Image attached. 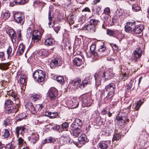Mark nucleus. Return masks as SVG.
I'll use <instances>...</instances> for the list:
<instances>
[{
    "instance_id": "f257e3e1",
    "label": "nucleus",
    "mask_w": 149,
    "mask_h": 149,
    "mask_svg": "<svg viewBox=\"0 0 149 149\" xmlns=\"http://www.w3.org/2000/svg\"><path fill=\"white\" fill-rule=\"evenodd\" d=\"M79 99L81 102L82 106L84 107L90 106L93 101L90 97H88L85 95H81L79 97Z\"/></svg>"
},
{
    "instance_id": "f03ea898",
    "label": "nucleus",
    "mask_w": 149,
    "mask_h": 149,
    "mask_svg": "<svg viewBox=\"0 0 149 149\" xmlns=\"http://www.w3.org/2000/svg\"><path fill=\"white\" fill-rule=\"evenodd\" d=\"M45 76V72L43 71L38 69L36 70L33 74V78L38 81L42 82L44 80Z\"/></svg>"
},
{
    "instance_id": "7ed1b4c3",
    "label": "nucleus",
    "mask_w": 149,
    "mask_h": 149,
    "mask_svg": "<svg viewBox=\"0 0 149 149\" xmlns=\"http://www.w3.org/2000/svg\"><path fill=\"white\" fill-rule=\"evenodd\" d=\"M78 140V142H76L74 141L73 142L79 148L88 141V140L86 136L84 134H81Z\"/></svg>"
},
{
    "instance_id": "20e7f679",
    "label": "nucleus",
    "mask_w": 149,
    "mask_h": 149,
    "mask_svg": "<svg viewBox=\"0 0 149 149\" xmlns=\"http://www.w3.org/2000/svg\"><path fill=\"white\" fill-rule=\"evenodd\" d=\"M102 70L101 69L99 71L97 72L94 75V77L95 81V85L96 87L98 86L101 84V80L102 78L101 76L102 74Z\"/></svg>"
},
{
    "instance_id": "39448f33",
    "label": "nucleus",
    "mask_w": 149,
    "mask_h": 149,
    "mask_svg": "<svg viewBox=\"0 0 149 149\" xmlns=\"http://www.w3.org/2000/svg\"><path fill=\"white\" fill-rule=\"evenodd\" d=\"M62 63V61L61 58L59 57H57L52 60L50 66L51 68L52 69L55 67L61 65Z\"/></svg>"
},
{
    "instance_id": "423d86ee",
    "label": "nucleus",
    "mask_w": 149,
    "mask_h": 149,
    "mask_svg": "<svg viewBox=\"0 0 149 149\" xmlns=\"http://www.w3.org/2000/svg\"><path fill=\"white\" fill-rule=\"evenodd\" d=\"M136 22H128L126 23V25L125 26V30L128 32H131L133 31L135 28Z\"/></svg>"
},
{
    "instance_id": "0eeeda50",
    "label": "nucleus",
    "mask_w": 149,
    "mask_h": 149,
    "mask_svg": "<svg viewBox=\"0 0 149 149\" xmlns=\"http://www.w3.org/2000/svg\"><path fill=\"white\" fill-rule=\"evenodd\" d=\"M41 33L37 30H34L33 31L32 37V41L34 43L39 41L41 38Z\"/></svg>"
},
{
    "instance_id": "6e6552de",
    "label": "nucleus",
    "mask_w": 149,
    "mask_h": 149,
    "mask_svg": "<svg viewBox=\"0 0 149 149\" xmlns=\"http://www.w3.org/2000/svg\"><path fill=\"white\" fill-rule=\"evenodd\" d=\"M98 51V52L97 53L98 56V55H100L101 56H104L107 55V50L106 49V47L104 46V43H103L102 45L100 46Z\"/></svg>"
},
{
    "instance_id": "1a4fd4ad",
    "label": "nucleus",
    "mask_w": 149,
    "mask_h": 149,
    "mask_svg": "<svg viewBox=\"0 0 149 149\" xmlns=\"http://www.w3.org/2000/svg\"><path fill=\"white\" fill-rule=\"evenodd\" d=\"M95 44H93L91 46L90 49L91 53L90 57L92 58L95 60H96L98 59V56L97 53H96L95 51Z\"/></svg>"
},
{
    "instance_id": "9d476101",
    "label": "nucleus",
    "mask_w": 149,
    "mask_h": 149,
    "mask_svg": "<svg viewBox=\"0 0 149 149\" xmlns=\"http://www.w3.org/2000/svg\"><path fill=\"white\" fill-rule=\"evenodd\" d=\"M26 128L24 126H17L16 127L15 130V133L17 138H19V132L21 131L20 134L23 136L25 132Z\"/></svg>"
},
{
    "instance_id": "9b49d317",
    "label": "nucleus",
    "mask_w": 149,
    "mask_h": 149,
    "mask_svg": "<svg viewBox=\"0 0 149 149\" xmlns=\"http://www.w3.org/2000/svg\"><path fill=\"white\" fill-rule=\"evenodd\" d=\"M111 143L110 141H100L98 143V146L101 149H107L110 146Z\"/></svg>"
},
{
    "instance_id": "f8f14e48",
    "label": "nucleus",
    "mask_w": 149,
    "mask_h": 149,
    "mask_svg": "<svg viewBox=\"0 0 149 149\" xmlns=\"http://www.w3.org/2000/svg\"><path fill=\"white\" fill-rule=\"evenodd\" d=\"M122 14L121 10L118 9L116 12V13L112 19V21L114 22H117L121 19V15Z\"/></svg>"
},
{
    "instance_id": "ddd939ff",
    "label": "nucleus",
    "mask_w": 149,
    "mask_h": 149,
    "mask_svg": "<svg viewBox=\"0 0 149 149\" xmlns=\"http://www.w3.org/2000/svg\"><path fill=\"white\" fill-rule=\"evenodd\" d=\"M100 69L102 70V75H101L102 77H104L106 80H108L110 79L112 77V74L109 71H107L106 72L103 71L104 69L103 68H102Z\"/></svg>"
},
{
    "instance_id": "4468645a",
    "label": "nucleus",
    "mask_w": 149,
    "mask_h": 149,
    "mask_svg": "<svg viewBox=\"0 0 149 149\" xmlns=\"http://www.w3.org/2000/svg\"><path fill=\"white\" fill-rule=\"evenodd\" d=\"M139 141H140L143 144H146L148 143L149 144V135L146 133L142 134L139 139Z\"/></svg>"
},
{
    "instance_id": "2eb2a0df",
    "label": "nucleus",
    "mask_w": 149,
    "mask_h": 149,
    "mask_svg": "<svg viewBox=\"0 0 149 149\" xmlns=\"http://www.w3.org/2000/svg\"><path fill=\"white\" fill-rule=\"evenodd\" d=\"M39 139V135L36 133H32L31 136L29 137V141L33 144L36 143L38 141Z\"/></svg>"
},
{
    "instance_id": "dca6fc26",
    "label": "nucleus",
    "mask_w": 149,
    "mask_h": 149,
    "mask_svg": "<svg viewBox=\"0 0 149 149\" xmlns=\"http://www.w3.org/2000/svg\"><path fill=\"white\" fill-rule=\"evenodd\" d=\"M70 138L68 136L63 135L60 138V142L62 145L65 144L70 142Z\"/></svg>"
},
{
    "instance_id": "f3484780",
    "label": "nucleus",
    "mask_w": 149,
    "mask_h": 149,
    "mask_svg": "<svg viewBox=\"0 0 149 149\" xmlns=\"http://www.w3.org/2000/svg\"><path fill=\"white\" fill-rule=\"evenodd\" d=\"M144 26L142 25L139 24L135 26L133 32L136 34L141 33L144 29Z\"/></svg>"
},
{
    "instance_id": "a211bd4d",
    "label": "nucleus",
    "mask_w": 149,
    "mask_h": 149,
    "mask_svg": "<svg viewBox=\"0 0 149 149\" xmlns=\"http://www.w3.org/2000/svg\"><path fill=\"white\" fill-rule=\"evenodd\" d=\"M142 53V51L140 47H138L133 52L134 56L136 58L140 57Z\"/></svg>"
},
{
    "instance_id": "6ab92c4d",
    "label": "nucleus",
    "mask_w": 149,
    "mask_h": 149,
    "mask_svg": "<svg viewBox=\"0 0 149 149\" xmlns=\"http://www.w3.org/2000/svg\"><path fill=\"white\" fill-rule=\"evenodd\" d=\"M47 96L49 99L52 100H54L55 99L56 95L54 94L53 90L52 89H49L47 93Z\"/></svg>"
},
{
    "instance_id": "aec40b11",
    "label": "nucleus",
    "mask_w": 149,
    "mask_h": 149,
    "mask_svg": "<svg viewBox=\"0 0 149 149\" xmlns=\"http://www.w3.org/2000/svg\"><path fill=\"white\" fill-rule=\"evenodd\" d=\"M26 108L33 113H35L36 112L35 108L33 105L32 103L29 102L27 103L25 105Z\"/></svg>"
},
{
    "instance_id": "412c9836",
    "label": "nucleus",
    "mask_w": 149,
    "mask_h": 149,
    "mask_svg": "<svg viewBox=\"0 0 149 149\" xmlns=\"http://www.w3.org/2000/svg\"><path fill=\"white\" fill-rule=\"evenodd\" d=\"M25 46L22 43L19 45L18 48L17 54L19 55H21L23 53L25 49Z\"/></svg>"
},
{
    "instance_id": "4be33fe9",
    "label": "nucleus",
    "mask_w": 149,
    "mask_h": 149,
    "mask_svg": "<svg viewBox=\"0 0 149 149\" xmlns=\"http://www.w3.org/2000/svg\"><path fill=\"white\" fill-rule=\"evenodd\" d=\"M73 63L74 65L77 66H79L82 65L83 62L80 58L76 57L73 60Z\"/></svg>"
},
{
    "instance_id": "5701e85b",
    "label": "nucleus",
    "mask_w": 149,
    "mask_h": 149,
    "mask_svg": "<svg viewBox=\"0 0 149 149\" xmlns=\"http://www.w3.org/2000/svg\"><path fill=\"white\" fill-rule=\"evenodd\" d=\"M105 89L107 91H115V85L113 83H111L105 86Z\"/></svg>"
},
{
    "instance_id": "b1692460",
    "label": "nucleus",
    "mask_w": 149,
    "mask_h": 149,
    "mask_svg": "<svg viewBox=\"0 0 149 149\" xmlns=\"http://www.w3.org/2000/svg\"><path fill=\"white\" fill-rule=\"evenodd\" d=\"M55 42L54 39L49 38L45 40L44 43L45 45L51 46L54 44Z\"/></svg>"
},
{
    "instance_id": "393cba45",
    "label": "nucleus",
    "mask_w": 149,
    "mask_h": 149,
    "mask_svg": "<svg viewBox=\"0 0 149 149\" xmlns=\"http://www.w3.org/2000/svg\"><path fill=\"white\" fill-rule=\"evenodd\" d=\"M71 130L72 132H71V133L74 137H77L79 135L81 134V131L80 128L76 130Z\"/></svg>"
},
{
    "instance_id": "a878e982",
    "label": "nucleus",
    "mask_w": 149,
    "mask_h": 149,
    "mask_svg": "<svg viewBox=\"0 0 149 149\" xmlns=\"http://www.w3.org/2000/svg\"><path fill=\"white\" fill-rule=\"evenodd\" d=\"M51 12L49 11L48 13V19L49 22L48 23L49 25L50 28H52L54 25V20H53L51 16Z\"/></svg>"
},
{
    "instance_id": "bb28decb",
    "label": "nucleus",
    "mask_w": 149,
    "mask_h": 149,
    "mask_svg": "<svg viewBox=\"0 0 149 149\" xmlns=\"http://www.w3.org/2000/svg\"><path fill=\"white\" fill-rule=\"evenodd\" d=\"M17 111V109H16L13 106L8 107L7 108L6 112L8 113H14Z\"/></svg>"
},
{
    "instance_id": "cd10ccee",
    "label": "nucleus",
    "mask_w": 149,
    "mask_h": 149,
    "mask_svg": "<svg viewBox=\"0 0 149 149\" xmlns=\"http://www.w3.org/2000/svg\"><path fill=\"white\" fill-rule=\"evenodd\" d=\"M95 26L94 25L89 24L86 26V30L91 32L93 33L95 32Z\"/></svg>"
},
{
    "instance_id": "c85d7f7f",
    "label": "nucleus",
    "mask_w": 149,
    "mask_h": 149,
    "mask_svg": "<svg viewBox=\"0 0 149 149\" xmlns=\"http://www.w3.org/2000/svg\"><path fill=\"white\" fill-rule=\"evenodd\" d=\"M45 116L49 117L50 118H56L58 115L57 113L55 112H52L50 111L46 112L45 113Z\"/></svg>"
},
{
    "instance_id": "c756f323",
    "label": "nucleus",
    "mask_w": 149,
    "mask_h": 149,
    "mask_svg": "<svg viewBox=\"0 0 149 149\" xmlns=\"http://www.w3.org/2000/svg\"><path fill=\"white\" fill-rule=\"evenodd\" d=\"M39 54L42 58H44L47 56L49 54V52L46 50L42 49L39 52Z\"/></svg>"
},
{
    "instance_id": "7c9ffc66",
    "label": "nucleus",
    "mask_w": 149,
    "mask_h": 149,
    "mask_svg": "<svg viewBox=\"0 0 149 149\" xmlns=\"http://www.w3.org/2000/svg\"><path fill=\"white\" fill-rule=\"evenodd\" d=\"M115 91H109L107 94V95L104 98V100H107L109 101H111L112 98L113 96Z\"/></svg>"
},
{
    "instance_id": "2f4dec72",
    "label": "nucleus",
    "mask_w": 149,
    "mask_h": 149,
    "mask_svg": "<svg viewBox=\"0 0 149 149\" xmlns=\"http://www.w3.org/2000/svg\"><path fill=\"white\" fill-rule=\"evenodd\" d=\"M9 65L8 63H0V69L2 70H6L8 68Z\"/></svg>"
},
{
    "instance_id": "473e14b6",
    "label": "nucleus",
    "mask_w": 149,
    "mask_h": 149,
    "mask_svg": "<svg viewBox=\"0 0 149 149\" xmlns=\"http://www.w3.org/2000/svg\"><path fill=\"white\" fill-rule=\"evenodd\" d=\"M8 95L10 96L13 97L15 100L18 99V95L16 93L13 91H10Z\"/></svg>"
},
{
    "instance_id": "72a5a7b5",
    "label": "nucleus",
    "mask_w": 149,
    "mask_h": 149,
    "mask_svg": "<svg viewBox=\"0 0 149 149\" xmlns=\"http://www.w3.org/2000/svg\"><path fill=\"white\" fill-rule=\"evenodd\" d=\"M29 0H15L13 3L16 5H23L27 3Z\"/></svg>"
},
{
    "instance_id": "f704fd0d",
    "label": "nucleus",
    "mask_w": 149,
    "mask_h": 149,
    "mask_svg": "<svg viewBox=\"0 0 149 149\" xmlns=\"http://www.w3.org/2000/svg\"><path fill=\"white\" fill-rule=\"evenodd\" d=\"M132 9L133 11L137 12L141 10V8L139 6L137 3H135L132 5Z\"/></svg>"
},
{
    "instance_id": "c9c22d12",
    "label": "nucleus",
    "mask_w": 149,
    "mask_h": 149,
    "mask_svg": "<svg viewBox=\"0 0 149 149\" xmlns=\"http://www.w3.org/2000/svg\"><path fill=\"white\" fill-rule=\"evenodd\" d=\"M26 76L21 74L19 78L20 82L22 84H24L26 82Z\"/></svg>"
},
{
    "instance_id": "e433bc0d",
    "label": "nucleus",
    "mask_w": 149,
    "mask_h": 149,
    "mask_svg": "<svg viewBox=\"0 0 149 149\" xmlns=\"http://www.w3.org/2000/svg\"><path fill=\"white\" fill-rule=\"evenodd\" d=\"M10 135L9 131L7 129H5L4 131V134L2 137L3 139L6 138L8 137Z\"/></svg>"
},
{
    "instance_id": "4c0bfd02",
    "label": "nucleus",
    "mask_w": 149,
    "mask_h": 149,
    "mask_svg": "<svg viewBox=\"0 0 149 149\" xmlns=\"http://www.w3.org/2000/svg\"><path fill=\"white\" fill-rule=\"evenodd\" d=\"M7 54L8 56V58L10 56L14 53V51H13L12 49L10 46H9L7 50Z\"/></svg>"
},
{
    "instance_id": "58836bf2",
    "label": "nucleus",
    "mask_w": 149,
    "mask_h": 149,
    "mask_svg": "<svg viewBox=\"0 0 149 149\" xmlns=\"http://www.w3.org/2000/svg\"><path fill=\"white\" fill-rule=\"evenodd\" d=\"M88 84V80L84 79L82 81L81 84L79 85V87L80 88L82 89L87 85Z\"/></svg>"
},
{
    "instance_id": "ea45409f",
    "label": "nucleus",
    "mask_w": 149,
    "mask_h": 149,
    "mask_svg": "<svg viewBox=\"0 0 149 149\" xmlns=\"http://www.w3.org/2000/svg\"><path fill=\"white\" fill-rule=\"evenodd\" d=\"M12 120L11 119H10L8 118H7L4 120L3 123V124L6 127L11 123Z\"/></svg>"
},
{
    "instance_id": "a19ab883",
    "label": "nucleus",
    "mask_w": 149,
    "mask_h": 149,
    "mask_svg": "<svg viewBox=\"0 0 149 149\" xmlns=\"http://www.w3.org/2000/svg\"><path fill=\"white\" fill-rule=\"evenodd\" d=\"M81 82V79L79 78H77L74 79L72 81V84L74 86L77 85Z\"/></svg>"
},
{
    "instance_id": "79ce46f5",
    "label": "nucleus",
    "mask_w": 149,
    "mask_h": 149,
    "mask_svg": "<svg viewBox=\"0 0 149 149\" xmlns=\"http://www.w3.org/2000/svg\"><path fill=\"white\" fill-rule=\"evenodd\" d=\"M143 103V102L141 100L139 101L136 104H135V107L134 109L136 110H138Z\"/></svg>"
},
{
    "instance_id": "37998d69",
    "label": "nucleus",
    "mask_w": 149,
    "mask_h": 149,
    "mask_svg": "<svg viewBox=\"0 0 149 149\" xmlns=\"http://www.w3.org/2000/svg\"><path fill=\"white\" fill-rule=\"evenodd\" d=\"M95 122L97 124L101 125L103 124V121L100 117H98L96 118Z\"/></svg>"
},
{
    "instance_id": "c03bdc74",
    "label": "nucleus",
    "mask_w": 149,
    "mask_h": 149,
    "mask_svg": "<svg viewBox=\"0 0 149 149\" xmlns=\"http://www.w3.org/2000/svg\"><path fill=\"white\" fill-rule=\"evenodd\" d=\"M22 17V15L20 12L16 13L14 15V19L15 21H17L20 17Z\"/></svg>"
},
{
    "instance_id": "a18cd8bd",
    "label": "nucleus",
    "mask_w": 149,
    "mask_h": 149,
    "mask_svg": "<svg viewBox=\"0 0 149 149\" xmlns=\"http://www.w3.org/2000/svg\"><path fill=\"white\" fill-rule=\"evenodd\" d=\"M55 141V140L54 139L50 137L48 139H45L44 141V143H52L54 142Z\"/></svg>"
},
{
    "instance_id": "49530a36",
    "label": "nucleus",
    "mask_w": 149,
    "mask_h": 149,
    "mask_svg": "<svg viewBox=\"0 0 149 149\" xmlns=\"http://www.w3.org/2000/svg\"><path fill=\"white\" fill-rule=\"evenodd\" d=\"M75 17L73 15H72L70 17L69 20V22L70 24H72L74 23Z\"/></svg>"
},
{
    "instance_id": "de8ad7c7",
    "label": "nucleus",
    "mask_w": 149,
    "mask_h": 149,
    "mask_svg": "<svg viewBox=\"0 0 149 149\" xmlns=\"http://www.w3.org/2000/svg\"><path fill=\"white\" fill-rule=\"evenodd\" d=\"M74 122L79 126V127H81L82 124V120L78 118L76 119Z\"/></svg>"
},
{
    "instance_id": "09e8293b",
    "label": "nucleus",
    "mask_w": 149,
    "mask_h": 149,
    "mask_svg": "<svg viewBox=\"0 0 149 149\" xmlns=\"http://www.w3.org/2000/svg\"><path fill=\"white\" fill-rule=\"evenodd\" d=\"M16 22L20 24L21 25H22L24 23V19L23 17H22L18 19V20L17 21H15Z\"/></svg>"
},
{
    "instance_id": "8fccbe9b",
    "label": "nucleus",
    "mask_w": 149,
    "mask_h": 149,
    "mask_svg": "<svg viewBox=\"0 0 149 149\" xmlns=\"http://www.w3.org/2000/svg\"><path fill=\"white\" fill-rule=\"evenodd\" d=\"M80 128L79 126L76 124H75V123L74 122H73L70 126V129L71 130L79 129Z\"/></svg>"
},
{
    "instance_id": "3c124183",
    "label": "nucleus",
    "mask_w": 149,
    "mask_h": 149,
    "mask_svg": "<svg viewBox=\"0 0 149 149\" xmlns=\"http://www.w3.org/2000/svg\"><path fill=\"white\" fill-rule=\"evenodd\" d=\"M56 79L57 81L61 84H63L64 81L63 78L61 76H57L56 77Z\"/></svg>"
},
{
    "instance_id": "603ef678",
    "label": "nucleus",
    "mask_w": 149,
    "mask_h": 149,
    "mask_svg": "<svg viewBox=\"0 0 149 149\" xmlns=\"http://www.w3.org/2000/svg\"><path fill=\"white\" fill-rule=\"evenodd\" d=\"M6 31L7 33L9 35V36H11V35H12L16 33L14 31L13 29L10 28L8 29V30H7V29L6 30Z\"/></svg>"
},
{
    "instance_id": "864d4df0",
    "label": "nucleus",
    "mask_w": 149,
    "mask_h": 149,
    "mask_svg": "<svg viewBox=\"0 0 149 149\" xmlns=\"http://www.w3.org/2000/svg\"><path fill=\"white\" fill-rule=\"evenodd\" d=\"M120 134L115 133L113 135L112 141H113L114 140H118L120 138Z\"/></svg>"
},
{
    "instance_id": "5fc2aeb1",
    "label": "nucleus",
    "mask_w": 149,
    "mask_h": 149,
    "mask_svg": "<svg viewBox=\"0 0 149 149\" xmlns=\"http://www.w3.org/2000/svg\"><path fill=\"white\" fill-rule=\"evenodd\" d=\"M99 22V21L98 20L95 19H92L90 20V24H91L95 25L97 24Z\"/></svg>"
},
{
    "instance_id": "6e6d98bb",
    "label": "nucleus",
    "mask_w": 149,
    "mask_h": 149,
    "mask_svg": "<svg viewBox=\"0 0 149 149\" xmlns=\"http://www.w3.org/2000/svg\"><path fill=\"white\" fill-rule=\"evenodd\" d=\"M40 97L41 96L40 95L36 94L31 96L30 98L31 100H32L33 101H35Z\"/></svg>"
},
{
    "instance_id": "4d7b16f0",
    "label": "nucleus",
    "mask_w": 149,
    "mask_h": 149,
    "mask_svg": "<svg viewBox=\"0 0 149 149\" xmlns=\"http://www.w3.org/2000/svg\"><path fill=\"white\" fill-rule=\"evenodd\" d=\"M13 102L10 99H7L5 100L4 105L5 106H7L9 105H12L13 104Z\"/></svg>"
},
{
    "instance_id": "13d9d810",
    "label": "nucleus",
    "mask_w": 149,
    "mask_h": 149,
    "mask_svg": "<svg viewBox=\"0 0 149 149\" xmlns=\"http://www.w3.org/2000/svg\"><path fill=\"white\" fill-rule=\"evenodd\" d=\"M10 16V13L9 11H7L4 14L3 18L5 20L8 19Z\"/></svg>"
},
{
    "instance_id": "bf43d9fd",
    "label": "nucleus",
    "mask_w": 149,
    "mask_h": 149,
    "mask_svg": "<svg viewBox=\"0 0 149 149\" xmlns=\"http://www.w3.org/2000/svg\"><path fill=\"white\" fill-rule=\"evenodd\" d=\"M110 10L109 7H107L105 8L104 10V13L106 15H109L110 14Z\"/></svg>"
},
{
    "instance_id": "052dcab7",
    "label": "nucleus",
    "mask_w": 149,
    "mask_h": 149,
    "mask_svg": "<svg viewBox=\"0 0 149 149\" xmlns=\"http://www.w3.org/2000/svg\"><path fill=\"white\" fill-rule=\"evenodd\" d=\"M27 37L28 36L29 37H30L32 36V35H33L32 31V29L31 28H30V27H29L28 28L27 31Z\"/></svg>"
},
{
    "instance_id": "680f3d73",
    "label": "nucleus",
    "mask_w": 149,
    "mask_h": 149,
    "mask_svg": "<svg viewBox=\"0 0 149 149\" xmlns=\"http://www.w3.org/2000/svg\"><path fill=\"white\" fill-rule=\"evenodd\" d=\"M107 34L110 36H112L113 37V36H114V31H113L110 29H108L107 30Z\"/></svg>"
},
{
    "instance_id": "e2e57ef3",
    "label": "nucleus",
    "mask_w": 149,
    "mask_h": 149,
    "mask_svg": "<svg viewBox=\"0 0 149 149\" xmlns=\"http://www.w3.org/2000/svg\"><path fill=\"white\" fill-rule=\"evenodd\" d=\"M18 145H19L18 147L20 148L23 144L24 139L22 137H20L18 138Z\"/></svg>"
},
{
    "instance_id": "0e129e2a",
    "label": "nucleus",
    "mask_w": 149,
    "mask_h": 149,
    "mask_svg": "<svg viewBox=\"0 0 149 149\" xmlns=\"http://www.w3.org/2000/svg\"><path fill=\"white\" fill-rule=\"evenodd\" d=\"M113 36L114 37H116L117 38H118L120 37L119 36L121 35L120 33L117 30H115L114 31V33Z\"/></svg>"
},
{
    "instance_id": "69168bd1",
    "label": "nucleus",
    "mask_w": 149,
    "mask_h": 149,
    "mask_svg": "<svg viewBox=\"0 0 149 149\" xmlns=\"http://www.w3.org/2000/svg\"><path fill=\"white\" fill-rule=\"evenodd\" d=\"M69 127V124L66 122H64L62 125V127L63 129L68 130L67 129Z\"/></svg>"
},
{
    "instance_id": "338daca9",
    "label": "nucleus",
    "mask_w": 149,
    "mask_h": 149,
    "mask_svg": "<svg viewBox=\"0 0 149 149\" xmlns=\"http://www.w3.org/2000/svg\"><path fill=\"white\" fill-rule=\"evenodd\" d=\"M35 4L38 5L39 6L41 7H43L45 4V3L42 2H40L39 1H36L34 3Z\"/></svg>"
},
{
    "instance_id": "774afa93",
    "label": "nucleus",
    "mask_w": 149,
    "mask_h": 149,
    "mask_svg": "<svg viewBox=\"0 0 149 149\" xmlns=\"http://www.w3.org/2000/svg\"><path fill=\"white\" fill-rule=\"evenodd\" d=\"M44 106L42 104H37L36 106V107L38 111H40L43 108Z\"/></svg>"
}]
</instances>
